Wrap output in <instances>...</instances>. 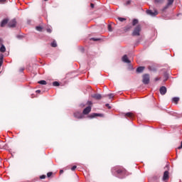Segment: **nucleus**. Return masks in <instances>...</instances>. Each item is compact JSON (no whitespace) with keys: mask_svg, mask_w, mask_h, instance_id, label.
<instances>
[{"mask_svg":"<svg viewBox=\"0 0 182 182\" xmlns=\"http://www.w3.org/2000/svg\"><path fill=\"white\" fill-rule=\"evenodd\" d=\"M155 2H156L157 4H163V2H164V0H155Z\"/></svg>","mask_w":182,"mask_h":182,"instance_id":"27","label":"nucleus"},{"mask_svg":"<svg viewBox=\"0 0 182 182\" xmlns=\"http://www.w3.org/2000/svg\"><path fill=\"white\" fill-rule=\"evenodd\" d=\"M40 178H41V180H43L44 178H46V176L42 175V176H40Z\"/></svg>","mask_w":182,"mask_h":182,"instance_id":"31","label":"nucleus"},{"mask_svg":"<svg viewBox=\"0 0 182 182\" xmlns=\"http://www.w3.org/2000/svg\"><path fill=\"white\" fill-rule=\"evenodd\" d=\"M76 168H77L76 166H73L71 168L72 171H75L76 170Z\"/></svg>","mask_w":182,"mask_h":182,"instance_id":"30","label":"nucleus"},{"mask_svg":"<svg viewBox=\"0 0 182 182\" xmlns=\"http://www.w3.org/2000/svg\"><path fill=\"white\" fill-rule=\"evenodd\" d=\"M140 31H141L140 26H136L132 32V36H140Z\"/></svg>","mask_w":182,"mask_h":182,"instance_id":"2","label":"nucleus"},{"mask_svg":"<svg viewBox=\"0 0 182 182\" xmlns=\"http://www.w3.org/2000/svg\"><path fill=\"white\" fill-rule=\"evenodd\" d=\"M24 69L23 68H21L20 69V72H23Z\"/></svg>","mask_w":182,"mask_h":182,"instance_id":"45","label":"nucleus"},{"mask_svg":"<svg viewBox=\"0 0 182 182\" xmlns=\"http://www.w3.org/2000/svg\"><path fill=\"white\" fill-rule=\"evenodd\" d=\"M87 105H92V101H88V102H87Z\"/></svg>","mask_w":182,"mask_h":182,"instance_id":"39","label":"nucleus"},{"mask_svg":"<svg viewBox=\"0 0 182 182\" xmlns=\"http://www.w3.org/2000/svg\"><path fill=\"white\" fill-rule=\"evenodd\" d=\"M118 21H119V22H123V21H126V18H122V17H119L118 18Z\"/></svg>","mask_w":182,"mask_h":182,"instance_id":"25","label":"nucleus"},{"mask_svg":"<svg viewBox=\"0 0 182 182\" xmlns=\"http://www.w3.org/2000/svg\"><path fill=\"white\" fill-rule=\"evenodd\" d=\"M146 14L147 15H150V16H156V15H159V11H157V10H154V11L151 10H147Z\"/></svg>","mask_w":182,"mask_h":182,"instance_id":"4","label":"nucleus"},{"mask_svg":"<svg viewBox=\"0 0 182 182\" xmlns=\"http://www.w3.org/2000/svg\"><path fill=\"white\" fill-rule=\"evenodd\" d=\"M122 62H124V63H130V60H129L127 55H124L122 57Z\"/></svg>","mask_w":182,"mask_h":182,"instance_id":"13","label":"nucleus"},{"mask_svg":"<svg viewBox=\"0 0 182 182\" xmlns=\"http://www.w3.org/2000/svg\"><path fill=\"white\" fill-rule=\"evenodd\" d=\"M144 70V67H139L136 68L137 73H141Z\"/></svg>","mask_w":182,"mask_h":182,"instance_id":"15","label":"nucleus"},{"mask_svg":"<svg viewBox=\"0 0 182 182\" xmlns=\"http://www.w3.org/2000/svg\"><path fill=\"white\" fill-rule=\"evenodd\" d=\"M51 46L52 48H56V46H58L56 41H54L53 43H51Z\"/></svg>","mask_w":182,"mask_h":182,"instance_id":"21","label":"nucleus"},{"mask_svg":"<svg viewBox=\"0 0 182 182\" xmlns=\"http://www.w3.org/2000/svg\"><path fill=\"white\" fill-rule=\"evenodd\" d=\"M142 82L144 85H149L150 83V75L149 74L144 75Z\"/></svg>","mask_w":182,"mask_h":182,"instance_id":"3","label":"nucleus"},{"mask_svg":"<svg viewBox=\"0 0 182 182\" xmlns=\"http://www.w3.org/2000/svg\"><path fill=\"white\" fill-rule=\"evenodd\" d=\"M5 50H6L5 46H4V44H1V46L0 48V52L4 53V52H5Z\"/></svg>","mask_w":182,"mask_h":182,"instance_id":"17","label":"nucleus"},{"mask_svg":"<svg viewBox=\"0 0 182 182\" xmlns=\"http://www.w3.org/2000/svg\"><path fill=\"white\" fill-rule=\"evenodd\" d=\"M47 32H48V33H52V29L51 28H47Z\"/></svg>","mask_w":182,"mask_h":182,"instance_id":"34","label":"nucleus"},{"mask_svg":"<svg viewBox=\"0 0 182 182\" xmlns=\"http://www.w3.org/2000/svg\"><path fill=\"white\" fill-rule=\"evenodd\" d=\"M46 2L48 1V0H44Z\"/></svg>","mask_w":182,"mask_h":182,"instance_id":"50","label":"nucleus"},{"mask_svg":"<svg viewBox=\"0 0 182 182\" xmlns=\"http://www.w3.org/2000/svg\"><path fill=\"white\" fill-rule=\"evenodd\" d=\"M74 117H75V119H83V114H82L80 112H76L74 113Z\"/></svg>","mask_w":182,"mask_h":182,"instance_id":"7","label":"nucleus"},{"mask_svg":"<svg viewBox=\"0 0 182 182\" xmlns=\"http://www.w3.org/2000/svg\"><path fill=\"white\" fill-rule=\"evenodd\" d=\"M86 106V105L82 103L80 105V107H85Z\"/></svg>","mask_w":182,"mask_h":182,"instance_id":"36","label":"nucleus"},{"mask_svg":"<svg viewBox=\"0 0 182 182\" xmlns=\"http://www.w3.org/2000/svg\"><path fill=\"white\" fill-rule=\"evenodd\" d=\"M36 92V93H41V90H38Z\"/></svg>","mask_w":182,"mask_h":182,"instance_id":"44","label":"nucleus"},{"mask_svg":"<svg viewBox=\"0 0 182 182\" xmlns=\"http://www.w3.org/2000/svg\"><path fill=\"white\" fill-rule=\"evenodd\" d=\"M168 6H170V5H168V4H167L166 6H164V10L168 9Z\"/></svg>","mask_w":182,"mask_h":182,"instance_id":"33","label":"nucleus"},{"mask_svg":"<svg viewBox=\"0 0 182 182\" xmlns=\"http://www.w3.org/2000/svg\"><path fill=\"white\" fill-rule=\"evenodd\" d=\"M108 31H109V32H112V26H110V25H108Z\"/></svg>","mask_w":182,"mask_h":182,"instance_id":"32","label":"nucleus"},{"mask_svg":"<svg viewBox=\"0 0 182 182\" xmlns=\"http://www.w3.org/2000/svg\"><path fill=\"white\" fill-rule=\"evenodd\" d=\"M90 112H92V107L88 106L82 111L83 114H89Z\"/></svg>","mask_w":182,"mask_h":182,"instance_id":"10","label":"nucleus"},{"mask_svg":"<svg viewBox=\"0 0 182 182\" xmlns=\"http://www.w3.org/2000/svg\"><path fill=\"white\" fill-rule=\"evenodd\" d=\"M59 85H60L59 82H58V81H55V82H53V86H59Z\"/></svg>","mask_w":182,"mask_h":182,"instance_id":"26","label":"nucleus"},{"mask_svg":"<svg viewBox=\"0 0 182 182\" xmlns=\"http://www.w3.org/2000/svg\"><path fill=\"white\" fill-rule=\"evenodd\" d=\"M124 117H129V119H133L134 117V114L133 112H127L124 114Z\"/></svg>","mask_w":182,"mask_h":182,"instance_id":"11","label":"nucleus"},{"mask_svg":"<svg viewBox=\"0 0 182 182\" xmlns=\"http://www.w3.org/2000/svg\"><path fill=\"white\" fill-rule=\"evenodd\" d=\"M137 23H139V20H137V19H134L133 21H132V25H133V26H136V25H137Z\"/></svg>","mask_w":182,"mask_h":182,"instance_id":"18","label":"nucleus"},{"mask_svg":"<svg viewBox=\"0 0 182 182\" xmlns=\"http://www.w3.org/2000/svg\"><path fill=\"white\" fill-rule=\"evenodd\" d=\"M17 38H18V39H20V38H21V36H17Z\"/></svg>","mask_w":182,"mask_h":182,"instance_id":"49","label":"nucleus"},{"mask_svg":"<svg viewBox=\"0 0 182 182\" xmlns=\"http://www.w3.org/2000/svg\"><path fill=\"white\" fill-rule=\"evenodd\" d=\"M112 172L117 173L119 174L120 176H124V174L126 173V170H124L122 167L116 166L115 168H112Z\"/></svg>","mask_w":182,"mask_h":182,"instance_id":"1","label":"nucleus"},{"mask_svg":"<svg viewBox=\"0 0 182 182\" xmlns=\"http://www.w3.org/2000/svg\"><path fill=\"white\" fill-rule=\"evenodd\" d=\"M36 31H38V32H42V29H43V28H42V26H36Z\"/></svg>","mask_w":182,"mask_h":182,"instance_id":"20","label":"nucleus"},{"mask_svg":"<svg viewBox=\"0 0 182 182\" xmlns=\"http://www.w3.org/2000/svg\"><path fill=\"white\" fill-rule=\"evenodd\" d=\"M103 117V114H99V113H92L90 115H89L90 119H95V117Z\"/></svg>","mask_w":182,"mask_h":182,"instance_id":"6","label":"nucleus"},{"mask_svg":"<svg viewBox=\"0 0 182 182\" xmlns=\"http://www.w3.org/2000/svg\"><path fill=\"white\" fill-rule=\"evenodd\" d=\"M39 85H46V80H40L38 82Z\"/></svg>","mask_w":182,"mask_h":182,"instance_id":"22","label":"nucleus"},{"mask_svg":"<svg viewBox=\"0 0 182 182\" xmlns=\"http://www.w3.org/2000/svg\"><path fill=\"white\" fill-rule=\"evenodd\" d=\"M2 63H4V60H0V68L2 66Z\"/></svg>","mask_w":182,"mask_h":182,"instance_id":"40","label":"nucleus"},{"mask_svg":"<svg viewBox=\"0 0 182 182\" xmlns=\"http://www.w3.org/2000/svg\"><path fill=\"white\" fill-rule=\"evenodd\" d=\"M9 28H15L16 26V19L14 18L8 23Z\"/></svg>","mask_w":182,"mask_h":182,"instance_id":"5","label":"nucleus"},{"mask_svg":"<svg viewBox=\"0 0 182 182\" xmlns=\"http://www.w3.org/2000/svg\"><path fill=\"white\" fill-rule=\"evenodd\" d=\"M178 100H180V98H178L177 97L172 98V102H174L175 103H177L178 102Z\"/></svg>","mask_w":182,"mask_h":182,"instance_id":"19","label":"nucleus"},{"mask_svg":"<svg viewBox=\"0 0 182 182\" xmlns=\"http://www.w3.org/2000/svg\"><path fill=\"white\" fill-rule=\"evenodd\" d=\"M159 92H160L161 95H166V93H167V88L164 86H162L160 87Z\"/></svg>","mask_w":182,"mask_h":182,"instance_id":"9","label":"nucleus"},{"mask_svg":"<svg viewBox=\"0 0 182 182\" xmlns=\"http://www.w3.org/2000/svg\"><path fill=\"white\" fill-rule=\"evenodd\" d=\"M60 174H62V173H63V170H60Z\"/></svg>","mask_w":182,"mask_h":182,"instance_id":"48","label":"nucleus"},{"mask_svg":"<svg viewBox=\"0 0 182 182\" xmlns=\"http://www.w3.org/2000/svg\"><path fill=\"white\" fill-rule=\"evenodd\" d=\"M53 174V173H52V172H48V173H47V176H48V177H51Z\"/></svg>","mask_w":182,"mask_h":182,"instance_id":"29","label":"nucleus"},{"mask_svg":"<svg viewBox=\"0 0 182 182\" xmlns=\"http://www.w3.org/2000/svg\"><path fill=\"white\" fill-rule=\"evenodd\" d=\"M90 41H94L97 42V41H100V38H92L90 39Z\"/></svg>","mask_w":182,"mask_h":182,"instance_id":"28","label":"nucleus"},{"mask_svg":"<svg viewBox=\"0 0 182 182\" xmlns=\"http://www.w3.org/2000/svg\"><path fill=\"white\" fill-rule=\"evenodd\" d=\"M6 0H0V2H5Z\"/></svg>","mask_w":182,"mask_h":182,"instance_id":"47","label":"nucleus"},{"mask_svg":"<svg viewBox=\"0 0 182 182\" xmlns=\"http://www.w3.org/2000/svg\"><path fill=\"white\" fill-rule=\"evenodd\" d=\"M0 60H4V55H0Z\"/></svg>","mask_w":182,"mask_h":182,"instance_id":"37","label":"nucleus"},{"mask_svg":"<svg viewBox=\"0 0 182 182\" xmlns=\"http://www.w3.org/2000/svg\"><path fill=\"white\" fill-rule=\"evenodd\" d=\"M169 178V173L168 171H165L163 176V181H166V180H168Z\"/></svg>","mask_w":182,"mask_h":182,"instance_id":"8","label":"nucleus"},{"mask_svg":"<svg viewBox=\"0 0 182 182\" xmlns=\"http://www.w3.org/2000/svg\"><path fill=\"white\" fill-rule=\"evenodd\" d=\"M0 45H2V39L0 38Z\"/></svg>","mask_w":182,"mask_h":182,"instance_id":"46","label":"nucleus"},{"mask_svg":"<svg viewBox=\"0 0 182 182\" xmlns=\"http://www.w3.org/2000/svg\"><path fill=\"white\" fill-rule=\"evenodd\" d=\"M158 80H160V78L156 77V78H155V82H157Z\"/></svg>","mask_w":182,"mask_h":182,"instance_id":"41","label":"nucleus"},{"mask_svg":"<svg viewBox=\"0 0 182 182\" xmlns=\"http://www.w3.org/2000/svg\"><path fill=\"white\" fill-rule=\"evenodd\" d=\"M164 76H165V80H167V79H168V75L165 74Z\"/></svg>","mask_w":182,"mask_h":182,"instance_id":"35","label":"nucleus"},{"mask_svg":"<svg viewBox=\"0 0 182 182\" xmlns=\"http://www.w3.org/2000/svg\"><path fill=\"white\" fill-rule=\"evenodd\" d=\"M92 97H93V99H95L96 100H100V99H102V95L94 94L92 95Z\"/></svg>","mask_w":182,"mask_h":182,"instance_id":"12","label":"nucleus"},{"mask_svg":"<svg viewBox=\"0 0 182 182\" xmlns=\"http://www.w3.org/2000/svg\"><path fill=\"white\" fill-rule=\"evenodd\" d=\"M178 150H180L181 149H182V141H181V146H179L178 147Z\"/></svg>","mask_w":182,"mask_h":182,"instance_id":"38","label":"nucleus"},{"mask_svg":"<svg viewBox=\"0 0 182 182\" xmlns=\"http://www.w3.org/2000/svg\"><path fill=\"white\" fill-rule=\"evenodd\" d=\"M9 21V20L8 18H4V20H2L1 23V26L2 28H4V26H5L6 25V23H8Z\"/></svg>","mask_w":182,"mask_h":182,"instance_id":"14","label":"nucleus"},{"mask_svg":"<svg viewBox=\"0 0 182 182\" xmlns=\"http://www.w3.org/2000/svg\"><path fill=\"white\" fill-rule=\"evenodd\" d=\"M104 97H109V99H113V97H114V94L111 93L107 95H104Z\"/></svg>","mask_w":182,"mask_h":182,"instance_id":"16","label":"nucleus"},{"mask_svg":"<svg viewBox=\"0 0 182 182\" xmlns=\"http://www.w3.org/2000/svg\"><path fill=\"white\" fill-rule=\"evenodd\" d=\"M105 106L106 107H109V109H110V106H109V104H106Z\"/></svg>","mask_w":182,"mask_h":182,"instance_id":"43","label":"nucleus"},{"mask_svg":"<svg viewBox=\"0 0 182 182\" xmlns=\"http://www.w3.org/2000/svg\"><path fill=\"white\" fill-rule=\"evenodd\" d=\"M130 4H132V0H128V1H127L125 2L124 5H125L126 6H127L130 5Z\"/></svg>","mask_w":182,"mask_h":182,"instance_id":"23","label":"nucleus"},{"mask_svg":"<svg viewBox=\"0 0 182 182\" xmlns=\"http://www.w3.org/2000/svg\"><path fill=\"white\" fill-rule=\"evenodd\" d=\"M174 3V0H168V5H173Z\"/></svg>","mask_w":182,"mask_h":182,"instance_id":"24","label":"nucleus"},{"mask_svg":"<svg viewBox=\"0 0 182 182\" xmlns=\"http://www.w3.org/2000/svg\"><path fill=\"white\" fill-rule=\"evenodd\" d=\"M90 6H91V8H95V4H90Z\"/></svg>","mask_w":182,"mask_h":182,"instance_id":"42","label":"nucleus"}]
</instances>
